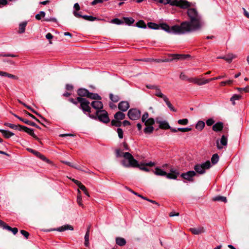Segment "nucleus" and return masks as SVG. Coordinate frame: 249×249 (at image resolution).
Listing matches in <instances>:
<instances>
[{"label": "nucleus", "instance_id": "f257e3e1", "mask_svg": "<svg viewBox=\"0 0 249 249\" xmlns=\"http://www.w3.org/2000/svg\"><path fill=\"white\" fill-rule=\"evenodd\" d=\"M186 9L189 20L180 24L184 34L201 30L205 24L201 14L196 8L191 6Z\"/></svg>", "mask_w": 249, "mask_h": 249}, {"label": "nucleus", "instance_id": "f03ea898", "mask_svg": "<svg viewBox=\"0 0 249 249\" xmlns=\"http://www.w3.org/2000/svg\"><path fill=\"white\" fill-rule=\"evenodd\" d=\"M116 156L118 157H124V160L121 161L122 164L125 167H138L141 170L146 172L149 171L148 168L145 167L144 163L139 164L137 160H136L133 156L129 152H123L120 149H116L115 151Z\"/></svg>", "mask_w": 249, "mask_h": 249}, {"label": "nucleus", "instance_id": "7ed1b4c3", "mask_svg": "<svg viewBox=\"0 0 249 249\" xmlns=\"http://www.w3.org/2000/svg\"><path fill=\"white\" fill-rule=\"evenodd\" d=\"M161 28L169 33H173L175 34H184V31L181 27V25H175L170 27L168 24L166 23H162L160 25Z\"/></svg>", "mask_w": 249, "mask_h": 249}, {"label": "nucleus", "instance_id": "20e7f679", "mask_svg": "<svg viewBox=\"0 0 249 249\" xmlns=\"http://www.w3.org/2000/svg\"><path fill=\"white\" fill-rule=\"evenodd\" d=\"M77 100H78L79 104L78 107L83 111L84 114H87V113H90L91 112V108L89 106L90 102L89 100L85 98L80 97H77Z\"/></svg>", "mask_w": 249, "mask_h": 249}, {"label": "nucleus", "instance_id": "39448f33", "mask_svg": "<svg viewBox=\"0 0 249 249\" xmlns=\"http://www.w3.org/2000/svg\"><path fill=\"white\" fill-rule=\"evenodd\" d=\"M166 1L164 4H170L182 9H186L191 6V3L186 0H166Z\"/></svg>", "mask_w": 249, "mask_h": 249}, {"label": "nucleus", "instance_id": "423d86ee", "mask_svg": "<svg viewBox=\"0 0 249 249\" xmlns=\"http://www.w3.org/2000/svg\"><path fill=\"white\" fill-rule=\"evenodd\" d=\"M211 167V163L209 160L206 161L202 164H197L194 167V169L196 172L203 174L205 172L206 169H209Z\"/></svg>", "mask_w": 249, "mask_h": 249}, {"label": "nucleus", "instance_id": "0eeeda50", "mask_svg": "<svg viewBox=\"0 0 249 249\" xmlns=\"http://www.w3.org/2000/svg\"><path fill=\"white\" fill-rule=\"evenodd\" d=\"M96 115L98 119L104 123H107L110 121L108 113L105 110H97Z\"/></svg>", "mask_w": 249, "mask_h": 249}, {"label": "nucleus", "instance_id": "6e6552de", "mask_svg": "<svg viewBox=\"0 0 249 249\" xmlns=\"http://www.w3.org/2000/svg\"><path fill=\"white\" fill-rule=\"evenodd\" d=\"M141 112L137 108H131L127 113L129 118L132 120H137L140 118Z\"/></svg>", "mask_w": 249, "mask_h": 249}, {"label": "nucleus", "instance_id": "1a4fd4ad", "mask_svg": "<svg viewBox=\"0 0 249 249\" xmlns=\"http://www.w3.org/2000/svg\"><path fill=\"white\" fill-rule=\"evenodd\" d=\"M196 173L194 171H189L186 173H184L181 174L180 176L184 179H186L189 181H193V178L195 176Z\"/></svg>", "mask_w": 249, "mask_h": 249}, {"label": "nucleus", "instance_id": "9d476101", "mask_svg": "<svg viewBox=\"0 0 249 249\" xmlns=\"http://www.w3.org/2000/svg\"><path fill=\"white\" fill-rule=\"evenodd\" d=\"M227 138L224 135H222L220 141L217 140L216 141V146L218 149H221L223 148V146H226L227 144Z\"/></svg>", "mask_w": 249, "mask_h": 249}, {"label": "nucleus", "instance_id": "9b49d317", "mask_svg": "<svg viewBox=\"0 0 249 249\" xmlns=\"http://www.w3.org/2000/svg\"><path fill=\"white\" fill-rule=\"evenodd\" d=\"M179 175V172L178 170L175 169L174 168H171L170 169V173H167L165 176L169 179H176Z\"/></svg>", "mask_w": 249, "mask_h": 249}, {"label": "nucleus", "instance_id": "f8f14e48", "mask_svg": "<svg viewBox=\"0 0 249 249\" xmlns=\"http://www.w3.org/2000/svg\"><path fill=\"white\" fill-rule=\"evenodd\" d=\"M28 151L32 153L34 155H35L36 157L40 158L42 160L47 162V163H50L51 161L47 159L44 155H42L39 152H37L34 149H32L31 148H28Z\"/></svg>", "mask_w": 249, "mask_h": 249}, {"label": "nucleus", "instance_id": "ddd939ff", "mask_svg": "<svg viewBox=\"0 0 249 249\" xmlns=\"http://www.w3.org/2000/svg\"><path fill=\"white\" fill-rule=\"evenodd\" d=\"M19 130H23L24 131L26 132L28 134H29L30 135L34 137L36 140H38V138L36 136V135L34 133V130L31 128H29L25 126L24 125H20V128L19 129Z\"/></svg>", "mask_w": 249, "mask_h": 249}, {"label": "nucleus", "instance_id": "4468645a", "mask_svg": "<svg viewBox=\"0 0 249 249\" xmlns=\"http://www.w3.org/2000/svg\"><path fill=\"white\" fill-rule=\"evenodd\" d=\"M118 108L123 112L126 111L129 107V104L127 101H122L118 104Z\"/></svg>", "mask_w": 249, "mask_h": 249}, {"label": "nucleus", "instance_id": "2eb2a0df", "mask_svg": "<svg viewBox=\"0 0 249 249\" xmlns=\"http://www.w3.org/2000/svg\"><path fill=\"white\" fill-rule=\"evenodd\" d=\"M89 93V91L85 88H79L78 89L77 91V93L78 95V97L84 98V97H88V94Z\"/></svg>", "mask_w": 249, "mask_h": 249}, {"label": "nucleus", "instance_id": "dca6fc26", "mask_svg": "<svg viewBox=\"0 0 249 249\" xmlns=\"http://www.w3.org/2000/svg\"><path fill=\"white\" fill-rule=\"evenodd\" d=\"M91 106L97 110H103V104L101 101H94L91 103Z\"/></svg>", "mask_w": 249, "mask_h": 249}, {"label": "nucleus", "instance_id": "f3484780", "mask_svg": "<svg viewBox=\"0 0 249 249\" xmlns=\"http://www.w3.org/2000/svg\"><path fill=\"white\" fill-rule=\"evenodd\" d=\"M190 231L192 233L196 235L203 233L205 231L204 228L202 227H199L196 228H191Z\"/></svg>", "mask_w": 249, "mask_h": 249}, {"label": "nucleus", "instance_id": "a211bd4d", "mask_svg": "<svg viewBox=\"0 0 249 249\" xmlns=\"http://www.w3.org/2000/svg\"><path fill=\"white\" fill-rule=\"evenodd\" d=\"M203 80L204 79L203 78H191L188 79L189 82L196 84L199 86L204 85Z\"/></svg>", "mask_w": 249, "mask_h": 249}, {"label": "nucleus", "instance_id": "6ab92c4d", "mask_svg": "<svg viewBox=\"0 0 249 249\" xmlns=\"http://www.w3.org/2000/svg\"><path fill=\"white\" fill-rule=\"evenodd\" d=\"M54 230L58 231H64L66 230H73V228L72 226L70 225H65L64 226H62L61 227H60L56 229H54Z\"/></svg>", "mask_w": 249, "mask_h": 249}, {"label": "nucleus", "instance_id": "aec40b11", "mask_svg": "<svg viewBox=\"0 0 249 249\" xmlns=\"http://www.w3.org/2000/svg\"><path fill=\"white\" fill-rule=\"evenodd\" d=\"M223 128V124L222 122H218L213 126V130L215 132L220 131Z\"/></svg>", "mask_w": 249, "mask_h": 249}, {"label": "nucleus", "instance_id": "412c9836", "mask_svg": "<svg viewBox=\"0 0 249 249\" xmlns=\"http://www.w3.org/2000/svg\"><path fill=\"white\" fill-rule=\"evenodd\" d=\"M154 94L157 97L162 98L164 101L165 100V99L168 98L161 92L160 89L158 87L156 88Z\"/></svg>", "mask_w": 249, "mask_h": 249}, {"label": "nucleus", "instance_id": "4be33fe9", "mask_svg": "<svg viewBox=\"0 0 249 249\" xmlns=\"http://www.w3.org/2000/svg\"><path fill=\"white\" fill-rule=\"evenodd\" d=\"M0 132L2 133L4 138L8 139L14 135V133L8 130L0 129Z\"/></svg>", "mask_w": 249, "mask_h": 249}, {"label": "nucleus", "instance_id": "5701e85b", "mask_svg": "<svg viewBox=\"0 0 249 249\" xmlns=\"http://www.w3.org/2000/svg\"><path fill=\"white\" fill-rule=\"evenodd\" d=\"M154 174L157 176H165L167 173L160 167H156L154 171Z\"/></svg>", "mask_w": 249, "mask_h": 249}, {"label": "nucleus", "instance_id": "b1692460", "mask_svg": "<svg viewBox=\"0 0 249 249\" xmlns=\"http://www.w3.org/2000/svg\"><path fill=\"white\" fill-rule=\"evenodd\" d=\"M15 117H16V118H17L20 121L24 122V123L28 124V125H35V123L34 122H31L30 121H29L27 119H23L21 117H20L19 116H18L17 115L14 114V113H12Z\"/></svg>", "mask_w": 249, "mask_h": 249}, {"label": "nucleus", "instance_id": "393cba45", "mask_svg": "<svg viewBox=\"0 0 249 249\" xmlns=\"http://www.w3.org/2000/svg\"><path fill=\"white\" fill-rule=\"evenodd\" d=\"M89 227L88 228L87 231L84 237L85 242L84 245L86 247H89Z\"/></svg>", "mask_w": 249, "mask_h": 249}, {"label": "nucleus", "instance_id": "a878e982", "mask_svg": "<svg viewBox=\"0 0 249 249\" xmlns=\"http://www.w3.org/2000/svg\"><path fill=\"white\" fill-rule=\"evenodd\" d=\"M125 115L121 111H118L116 112L114 115V117L116 120L120 121L124 119L125 118Z\"/></svg>", "mask_w": 249, "mask_h": 249}, {"label": "nucleus", "instance_id": "bb28decb", "mask_svg": "<svg viewBox=\"0 0 249 249\" xmlns=\"http://www.w3.org/2000/svg\"><path fill=\"white\" fill-rule=\"evenodd\" d=\"M87 98L91 99L98 100L102 99L101 97L98 94L90 92L89 91Z\"/></svg>", "mask_w": 249, "mask_h": 249}, {"label": "nucleus", "instance_id": "cd10ccee", "mask_svg": "<svg viewBox=\"0 0 249 249\" xmlns=\"http://www.w3.org/2000/svg\"><path fill=\"white\" fill-rule=\"evenodd\" d=\"M116 243L119 246H124L126 244V241L124 238L122 237H116Z\"/></svg>", "mask_w": 249, "mask_h": 249}, {"label": "nucleus", "instance_id": "c85d7f7f", "mask_svg": "<svg viewBox=\"0 0 249 249\" xmlns=\"http://www.w3.org/2000/svg\"><path fill=\"white\" fill-rule=\"evenodd\" d=\"M27 21H23L19 24V30H18L19 33L22 34V33H23L25 32V28L27 26Z\"/></svg>", "mask_w": 249, "mask_h": 249}, {"label": "nucleus", "instance_id": "c756f323", "mask_svg": "<svg viewBox=\"0 0 249 249\" xmlns=\"http://www.w3.org/2000/svg\"><path fill=\"white\" fill-rule=\"evenodd\" d=\"M236 57V56L235 55L232 53H229L227 55L225 56V58H223V59L230 63L232 60Z\"/></svg>", "mask_w": 249, "mask_h": 249}, {"label": "nucleus", "instance_id": "7c9ffc66", "mask_svg": "<svg viewBox=\"0 0 249 249\" xmlns=\"http://www.w3.org/2000/svg\"><path fill=\"white\" fill-rule=\"evenodd\" d=\"M159 123L160 124L159 127L161 129H167L170 128V125L166 121H160Z\"/></svg>", "mask_w": 249, "mask_h": 249}, {"label": "nucleus", "instance_id": "2f4dec72", "mask_svg": "<svg viewBox=\"0 0 249 249\" xmlns=\"http://www.w3.org/2000/svg\"><path fill=\"white\" fill-rule=\"evenodd\" d=\"M213 200L214 201H222L224 202V203H226L227 202L226 197L220 196L213 197Z\"/></svg>", "mask_w": 249, "mask_h": 249}, {"label": "nucleus", "instance_id": "473e14b6", "mask_svg": "<svg viewBox=\"0 0 249 249\" xmlns=\"http://www.w3.org/2000/svg\"><path fill=\"white\" fill-rule=\"evenodd\" d=\"M205 124L202 121H199L196 125V128L199 131H201L205 127Z\"/></svg>", "mask_w": 249, "mask_h": 249}, {"label": "nucleus", "instance_id": "72a5a7b5", "mask_svg": "<svg viewBox=\"0 0 249 249\" xmlns=\"http://www.w3.org/2000/svg\"><path fill=\"white\" fill-rule=\"evenodd\" d=\"M0 76H6L9 78H12L14 79H18V77L17 76L13 75V74L9 73H7L5 71H1Z\"/></svg>", "mask_w": 249, "mask_h": 249}, {"label": "nucleus", "instance_id": "f704fd0d", "mask_svg": "<svg viewBox=\"0 0 249 249\" xmlns=\"http://www.w3.org/2000/svg\"><path fill=\"white\" fill-rule=\"evenodd\" d=\"M173 56V59H184L189 56L188 55L174 54H171Z\"/></svg>", "mask_w": 249, "mask_h": 249}, {"label": "nucleus", "instance_id": "c9c22d12", "mask_svg": "<svg viewBox=\"0 0 249 249\" xmlns=\"http://www.w3.org/2000/svg\"><path fill=\"white\" fill-rule=\"evenodd\" d=\"M168 107L170 108V109L173 112H177V110L173 106L172 104L169 101L168 98L165 99L164 101Z\"/></svg>", "mask_w": 249, "mask_h": 249}, {"label": "nucleus", "instance_id": "e433bc0d", "mask_svg": "<svg viewBox=\"0 0 249 249\" xmlns=\"http://www.w3.org/2000/svg\"><path fill=\"white\" fill-rule=\"evenodd\" d=\"M4 125L7 127H9V128H10L11 129H15V130L18 129V127H20V125L19 124L16 125V124H12L9 123H5Z\"/></svg>", "mask_w": 249, "mask_h": 249}, {"label": "nucleus", "instance_id": "4c0bfd02", "mask_svg": "<svg viewBox=\"0 0 249 249\" xmlns=\"http://www.w3.org/2000/svg\"><path fill=\"white\" fill-rule=\"evenodd\" d=\"M4 229L12 231L14 235H15L18 231V229L17 228H12L7 225L5 226Z\"/></svg>", "mask_w": 249, "mask_h": 249}, {"label": "nucleus", "instance_id": "58836bf2", "mask_svg": "<svg viewBox=\"0 0 249 249\" xmlns=\"http://www.w3.org/2000/svg\"><path fill=\"white\" fill-rule=\"evenodd\" d=\"M82 18L84 19L85 20L90 21H93L98 19V18L96 17H94L91 16H87V15H84L83 16H82Z\"/></svg>", "mask_w": 249, "mask_h": 249}, {"label": "nucleus", "instance_id": "ea45409f", "mask_svg": "<svg viewBox=\"0 0 249 249\" xmlns=\"http://www.w3.org/2000/svg\"><path fill=\"white\" fill-rule=\"evenodd\" d=\"M109 98L113 102H117L120 100V97L118 95H113L112 93L109 94Z\"/></svg>", "mask_w": 249, "mask_h": 249}, {"label": "nucleus", "instance_id": "a19ab883", "mask_svg": "<svg viewBox=\"0 0 249 249\" xmlns=\"http://www.w3.org/2000/svg\"><path fill=\"white\" fill-rule=\"evenodd\" d=\"M241 97V95L235 94L231 98L230 100L232 102V104L235 105V101L240 100Z\"/></svg>", "mask_w": 249, "mask_h": 249}, {"label": "nucleus", "instance_id": "79ce46f5", "mask_svg": "<svg viewBox=\"0 0 249 249\" xmlns=\"http://www.w3.org/2000/svg\"><path fill=\"white\" fill-rule=\"evenodd\" d=\"M219 160V156L217 154H214L211 158V161L213 164H215L218 162Z\"/></svg>", "mask_w": 249, "mask_h": 249}, {"label": "nucleus", "instance_id": "37998d69", "mask_svg": "<svg viewBox=\"0 0 249 249\" xmlns=\"http://www.w3.org/2000/svg\"><path fill=\"white\" fill-rule=\"evenodd\" d=\"M124 20L125 23L129 25H131L135 21L134 19L132 18H124Z\"/></svg>", "mask_w": 249, "mask_h": 249}, {"label": "nucleus", "instance_id": "c03bdc74", "mask_svg": "<svg viewBox=\"0 0 249 249\" xmlns=\"http://www.w3.org/2000/svg\"><path fill=\"white\" fill-rule=\"evenodd\" d=\"M146 126H152L155 123V121L152 118L148 119L145 122H144Z\"/></svg>", "mask_w": 249, "mask_h": 249}, {"label": "nucleus", "instance_id": "a18cd8bd", "mask_svg": "<svg viewBox=\"0 0 249 249\" xmlns=\"http://www.w3.org/2000/svg\"><path fill=\"white\" fill-rule=\"evenodd\" d=\"M78 194H79V195H78L77 197V203H78L79 206L84 208V206L82 202V197L80 195V191L79 190H78Z\"/></svg>", "mask_w": 249, "mask_h": 249}, {"label": "nucleus", "instance_id": "49530a36", "mask_svg": "<svg viewBox=\"0 0 249 249\" xmlns=\"http://www.w3.org/2000/svg\"><path fill=\"white\" fill-rule=\"evenodd\" d=\"M153 130L154 127L152 126H146V127L144 128L143 130L144 132L146 134L151 133Z\"/></svg>", "mask_w": 249, "mask_h": 249}, {"label": "nucleus", "instance_id": "de8ad7c7", "mask_svg": "<svg viewBox=\"0 0 249 249\" xmlns=\"http://www.w3.org/2000/svg\"><path fill=\"white\" fill-rule=\"evenodd\" d=\"M111 124L113 126L119 127L121 125L122 123L120 122V120H116L115 119L114 120H112L111 121Z\"/></svg>", "mask_w": 249, "mask_h": 249}, {"label": "nucleus", "instance_id": "09e8293b", "mask_svg": "<svg viewBox=\"0 0 249 249\" xmlns=\"http://www.w3.org/2000/svg\"><path fill=\"white\" fill-rule=\"evenodd\" d=\"M45 13L44 11H40L39 13L36 15V18L37 20H40L42 18L45 16Z\"/></svg>", "mask_w": 249, "mask_h": 249}, {"label": "nucleus", "instance_id": "8fccbe9b", "mask_svg": "<svg viewBox=\"0 0 249 249\" xmlns=\"http://www.w3.org/2000/svg\"><path fill=\"white\" fill-rule=\"evenodd\" d=\"M147 26L150 29H158L159 28V25L158 24L153 22H149Z\"/></svg>", "mask_w": 249, "mask_h": 249}, {"label": "nucleus", "instance_id": "3c124183", "mask_svg": "<svg viewBox=\"0 0 249 249\" xmlns=\"http://www.w3.org/2000/svg\"><path fill=\"white\" fill-rule=\"evenodd\" d=\"M136 26L138 27L141 28H145L146 27V25L145 22L142 20H139L138 22H137L136 23Z\"/></svg>", "mask_w": 249, "mask_h": 249}, {"label": "nucleus", "instance_id": "603ef678", "mask_svg": "<svg viewBox=\"0 0 249 249\" xmlns=\"http://www.w3.org/2000/svg\"><path fill=\"white\" fill-rule=\"evenodd\" d=\"M178 123L179 124L186 125L188 123V120L187 119H180L178 120Z\"/></svg>", "mask_w": 249, "mask_h": 249}, {"label": "nucleus", "instance_id": "864d4df0", "mask_svg": "<svg viewBox=\"0 0 249 249\" xmlns=\"http://www.w3.org/2000/svg\"><path fill=\"white\" fill-rule=\"evenodd\" d=\"M79 188L82 190L86 196H87L89 197V195L88 192L86 187L84 185H83V184L80 185V186L79 187Z\"/></svg>", "mask_w": 249, "mask_h": 249}, {"label": "nucleus", "instance_id": "5fc2aeb1", "mask_svg": "<svg viewBox=\"0 0 249 249\" xmlns=\"http://www.w3.org/2000/svg\"><path fill=\"white\" fill-rule=\"evenodd\" d=\"M111 22L112 23H114V24H118V25L121 24L123 23V21H122L117 18L112 19L111 21Z\"/></svg>", "mask_w": 249, "mask_h": 249}, {"label": "nucleus", "instance_id": "6e6d98bb", "mask_svg": "<svg viewBox=\"0 0 249 249\" xmlns=\"http://www.w3.org/2000/svg\"><path fill=\"white\" fill-rule=\"evenodd\" d=\"M149 114L147 112H145L144 113V114L142 115V122H145L148 118Z\"/></svg>", "mask_w": 249, "mask_h": 249}, {"label": "nucleus", "instance_id": "4d7b16f0", "mask_svg": "<svg viewBox=\"0 0 249 249\" xmlns=\"http://www.w3.org/2000/svg\"><path fill=\"white\" fill-rule=\"evenodd\" d=\"M117 132L118 135V137L120 139L123 138V131L121 128H118L117 129Z\"/></svg>", "mask_w": 249, "mask_h": 249}, {"label": "nucleus", "instance_id": "13d9d810", "mask_svg": "<svg viewBox=\"0 0 249 249\" xmlns=\"http://www.w3.org/2000/svg\"><path fill=\"white\" fill-rule=\"evenodd\" d=\"M237 89L240 92L244 91L245 92H248L249 91V86H247L244 88H237Z\"/></svg>", "mask_w": 249, "mask_h": 249}, {"label": "nucleus", "instance_id": "bf43d9fd", "mask_svg": "<svg viewBox=\"0 0 249 249\" xmlns=\"http://www.w3.org/2000/svg\"><path fill=\"white\" fill-rule=\"evenodd\" d=\"M233 82V80H229L226 81H222L220 82V84L221 86H224L226 84L231 85Z\"/></svg>", "mask_w": 249, "mask_h": 249}, {"label": "nucleus", "instance_id": "052dcab7", "mask_svg": "<svg viewBox=\"0 0 249 249\" xmlns=\"http://www.w3.org/2000/svg\"><path fill=\"white\" fill-rule=\"evenodd\" d=\"M11 1H15L17 0H9ZM8 3V2L6 0H0V7H1V6H4L7 5Z\"/></svg>", "mask_w": 249, "mask_h": 249}, {"label": "nucleus", "instance_id": "680f3d73", "mask_svg": "<svg viewBox=\"0 0 249 249\" xmlns=\"http://www.w3.org/2000/svg\"><path fill=\"white\" fill-rule=\"evenodd\" d=\"M178 130L182 132H188L191 130V128L186 127V128H178Z\"/></svg>", "mask_w": 249, "mask_h": 249}, {"label": "nucleus", "instance_id": "e2e57ef3", "mask_svg": "<svg viewBox=\"0 0 249 249\" xmlns=\"http://www.w3.org/2000/svg\"><path fill=\"white\" fill-rule=\"evenodd\" d=\"M214 123V121L212 119L210 118L206 121V124L208 126L212 125Z\"/></svg>", "mask_w": 249, "mask_h": 249}, {"label": "nucleus", "instance_id": "0e129e2a", "mask_svg": "<svg viewBox=\"0 0 249 249\" xmlns=\"http://www.w3.org/2000/svg\"><path fill=\"white\" fill-rule=\"evenodd\" d=\"M68 101L76 106H77L78 104L79 103V102H78L77 99L75 100L73 98H70L69 99H68Z\"/></svg>", "mask_w": 249, "mask_h": 249}, {"label": "nucleus", "instance_id": "69168bd1", "mask_svg": "<svg viewBox=\"0 0 249 249\" xmlns=\"http://www.w3.org/2000/svg\"><path fill=\"white\" fill-rule=\"evenodd\" d=\"M20 233L26 238L27 239L29 236V233L28 232L24 231V230H21Z\"/></svg>", "mask_w": 249, "mask_h": 249}, {"label": "nucleus", "instance_id": "338daca9", "mask_svg": "<svg viewBox=\"0 0 249 249\" xmlns=\"http://www.w3.org/2000/svg\"><path fill=\"white\" fill-rule=\"evenodd\" d=\"M26 107H27L28 109L30 110L33 113H35L36 115L41 117V116L39 113H38L34 109H33L31 107H30L29 106H26Z\"/></svg>", "mask_w": 249, "mask_h": 249}, {"label": "nucleus", "instance_id": "774afa93", "mask_svg": "<svg viewBox=\"0 0 249 249\" xmlns=\"http://www.w3.org/2000/svg\"><path fill=\"white\" fill-rule=\"evenodd\" d=\"M73 87L72 85L71 84H66V89L67 90H71L73 89Z\"/></svg>", "mask_w": 249, "mask_h": 249}]
</instances>
